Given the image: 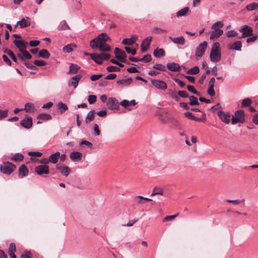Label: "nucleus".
Instances as JSON below:
<instances>
[{"label": "nucleus", "instance_id": "obj_23", "mask_svg": "<svg viewBox=\"0 0 258 258\" xmlns=\"http://www.w3.org/2000/svg\"><path fill=\"white\" fill-rule=\"evenodd\" d=\"M137 40L136 36H133L130 38H125L122 40V44L124 45H131L133 44Z\"/></svg>", "mask_w": 258, "mask_h": 258}, {"label": "nucleus", "instance_id": "obj_17", "mask_svg": "<svg viewBox=\"0 0 258 258\" xmlns=\"http://www.w3.org/2000/svg\"><path fill=\"white\" fill-rule=\"evenodd\" d=\"M167 69L172 72H178L180 71V66L175 62H170L167 64Z\"/></svg>", "mask_w": 258, "mask_h": 258}, {"label": "nucleus", "instance_id": "obj_4", "mask_svg": "<svg viewBox=\"0 0 258 258\" xmlns=\"http://www.w3.org/2000/svg\"><path fill=\"white\" fill-rule=\"evenodd\" d=\"M245 113L242 109H239L234 112L231 118V123L235 124L237 123H243L245 122Z\"/></svg>", "mask_w": 258, "mask_h": 258}, {"label": "nucleus", "instance_id": "obj_63", "mask_svg": "<svg viewBox=\"0 0 258 258\" xmlns=\"http://www.w3.org/2000/svg\"><path fill=\"white\" fill-rule=\"evenodd\" d=\"M152 41V37H148L143 40L142 43H144V44L147 45V46H149L150 44V42Z\"/></svg>", "mask_w": 258, "mask_h": 258}, {"label": "nucleus", "instance_id": "obj_57", "mask_svg": "<svg viewBox=\"0 0 258 258\" xmlns=\"http://www.w3.org/2000/svg\"><path fill=\"white\" fill-rule=\"evenodd\" d=\"M8 112L7 110H0V120L6 118L8 116Z\"/></svg>", "mask_w": 258, "mask_h": 258}, {"label": "nucleus", "instance_id": "obj_43", "mask_svg": "<svg viewBox=\"0 0 258 258\" xmlns=\"http://www.w3.org/2000/svg\"><path fill=\"white\" fill-rule=\"evenodd\" d=\"M167 31L160 28L155 27L152 29V33L155 34H161L166 32Z\"/></svg>", "mask_w": 258, "mask_h": 258}, {"label": "nucleus", "instance_id": "obj_54", "mask_svg": "<svg viewBox=\"0 0 258 258\" xmlns=\"http://www.w3.org/2000/svg\"><path fill=\"white\" fill-rule=\"evenodd\" d=\"M57 108L58 109H62L63 111H64L68 109V106L66 104L62 103V102H60L57 105Z\"/></svg>", "mask_w": 258, "mask_h": 258}, {"label": "nucleus", "instance_id": "obj_14", "mask_svg": "<svg viewBox=\"0 0 258 258\" xmlns=\"http://www.w3.org/2000/svg\"><path fill=\"white\" fill-rule=\"evenodd\" d=\"M20 124L24 128L29 129L32 126V118L31 117L24 118L21 121Z\"/></svg>", "mask_w": 258, "mask_h": 258}, {"label": "nucleus", "instance_id": "obj_10", "mask_svg": "<svg viewBox=\"0 0 258 258\" xmlns=\"http://www.w3.org/2000/svg\"><path fill=\"white\" fill-rule=\"evenodd\" d=\"M217 115L222 121L226 124H229L230 121L231 116L229 112H225L222 110L218 111Z\"/></svg>", "mask_w": 258, "mask_h": 258}, {"label": "nucleus", "instance_id": "obj_8", "mask_svg": "<svg viewBox=\"0 0 258 258\" xmlns=\"http://www.w3.org/2000/svg\"><path fill=\"white\" fill-rule=\"evenodd\" d=\"M152 85L156 89L161 90H165L167 89L166 83L162 80L153 79L151 81Z\"/></svg>", "mask_w": 258, "mask_h": 258}, {"label": "nucleus", "instance_id": "obj_12", "mask_svg": "<svg viewBox=\"0 0 258 258\" xmlns=\"http://www.w3.org/2000/svg\"><path fill=\"white\" fill-rule=\"evenodd\" d=\"M119 103L114 98H109L107 102L106 105L107 108L110 110L118 109Z\"/></svg>", "mask_w": 258, "mask_h": 258}, {"label": "nucleus", "instance_id": "obj_24", "mask_svg": "<svg viewBox=\"0 0 258 258\" xmlns=\"http://www.w3.org/2000/svg\"><path fill=\"white\" fill-rule=\"evenodd\" d=\"M59 157L60 153L59 152H56L55 153L51 154L49 157V162L53 164L56 163Z\"/></svg>", "mask_w": 258, "mask_h": 258}, {"label": "nucleus", "instance_id": "obj_7", "mask_svg": "<svg viewBox=\"0 0 258 258\" xmlns=\"http://www.w3.org/2000/svg\"><path fill=\"white\" fill-rule=\"evenodd\" d=\"M207 47V43L204 41L201 43L196 48L195 55L197 59L201 58L204 54Z\"/></svg>", "mask_w": 258, "mask_h": 258}, {"label": "nucleus", "instance_id": "obj_33", "mask_svg": "<svg viewBox=\"0 0 258 258\" xmlns=\"http://www.w3.org/2000/svg\"><path fill=\"white\" fill-rule=\"evenodd\" d=\"M95 116V111L92 110L89 111L87 115V117L85 118V122L88 123L91 121H92Z\"/></svg>", "mask_w": 258, "mask_h": 258}, {"label": "nucleus", "instance_id": "obj_59", "mask_svg": "<svg viewBox=\"0 0 258 258\" xmlns=\"http://www.w3.org/2000/svg\"><path fill=\"white\" fill-rule=\"evenodd\" d=\"M125 49L128 53H131L132 55H135L136 53V50L135 49H132L127 46H125Z\"/></svg>", "mask_w": 258, "mask_h": 258}, {"label": "nucleus", "instance_id": "obj_48", "mask_svg": "<svg viewBox=\"0 0 258 258\" xmlns=\"http://www.w3.org/2000/svg\"><path fill=\"white\" fill-rule=\"evenodd\" d=\"M153 68L154 69H156V70H157L159 71H166L165 67L162 64H160V63L155 64L153 66Z\"/></svg>", "mask_w": 258, "mask_h": 258}, {"label": "nucleus", "instance_id": "obj_42", "mask_svg": "<svg viewBox=\"0 0 258 258\" xmlns=\"http://www.w3.org/2000/svg\"><path fill=\"white\" fill-rule=\"evenodd\" d=\"M200 72V69L198 67L196 66L190 69H189L187 72V73L188 74L191 75H196L198 74Z\"/></svg>", "mask_w": 258, "mask_h": 258}, {"label": "nucleus", "instance_id": "obj_5", "mask_svg": "<svg viewBox=\"0 0 258 258\" xmlns=\"http://www.w3.org/2000/svg\"><path fill=\"white\" fill-rule=\"evenodd\" d=\"M16 166L9 162H5L0 166V170L2 172L5 174H11L16 169Z\"/></svg>", "mask_w": 258, "mask_h": 258}, {"label": "nucleus", "instance_id": "obj_39", "mask_svg": "<svg viewBox=\"0 0 258 258\" xmlns=\"http://www.w3.org/2000/svg\"><path fill=\"white\" fill-rule=\"evenodd\" d=\"M79 68L80 67L77 64H71L69 68V73H71L72 74H76L78 71Z\"/></svg>", "mask_w": 258, "mask_h": 258}, {"label": "nucleus", "instance_id": "obj_3", "mask_svg": "<svg viewBox=\"0 0 258 258\" xmlns=\"http://www.w3.org/2000/svg\"><path fill=\"white\" fill-rule=\"evenodd\" d=\"M223 25L224 24L221 21H218L213 24L212 29L214 30L212 32L210 39L218 38L223 33V31L219 28H222Z\"/></svg>", "mask_w": 258, "mask_h": 258}, {"label": "nucleus", "instance_id": "obj_30", "mask_svg": "<svg viewBox=\"0 0 258 258\" xmlns=\"http://www.w3.org/2000/svg\"><path fill=\"white\" fill-rule=\"evenodd\" d=\"M90 56L91 59H93L97 63L99 64H102V59L100 54H98L97 53H93V54H90Z\"/></svg>", "mask_w": 258, "mask_h": 258}, {"label": "nucleus", "instance_id": "obj_45", "mask_svg": "<svg viewBox=\"0 0 258 258\" xmlns=\"http://www.w3.org/2000/svg\"><path fill=\"white\" fill-rule=\"evenodd\" d=\"M5 52L6 53H7L8 54V55H9L11 57V58L14 62H17V58L15 56L14 52L11 50L7 49L5 50Z\"/></svg>", "mask_w": 258, "mask_h": 258}, {"label": "nucleus", "instance_id": "obj_13", "mask_svg": "<svg viewBox=\"0 0 258 258\" xmlns=\"http://www.w3.org/2000/svg\"><path fill=\"white\" fill-rule=\"evenodd\" d=\"M82 75L80 74H78L72 77L68 83V86H73L74 88H76L78 85V83L82 78Z\"/></svg>", "mask_w": 258, "mask_h": 258}, {"label": "nucleus", "instance_id": "obj_36", "mask_svg": "<svg viewBox=\"0 0 258 258\" xmlns=\"http://www.w3.org/2000/svg\"><path fill=\"white\" fill-rule=\"evenodd\" d=\"M24 158L23 155L21 153H16L13 156L11 157V160L14 161H21Z\"/></svg>", "mask_w": 258, "mask_h": 258}, {"label": "nucleus", "instance_id": "obj_46", "mask_svg": "<svg viewBox=\"0 0 258 258\" xmlns=\"http://www.w3.org/2000/svg\"><path fill=\"white\" fill-rule=\"evenodd\" d=\"M106 70L108 72H119L120 69L119 68L115 66H110L107 67Z\"/></svg>", "mask_w": 258, "mask_h": 258}, {"label": "nucleus", "instance_id": "obj_40", "mask_svg": "<svg viewBox=\"0 0 258 258\" xmlns=\"http://www.w3.org/2000/svg\"><path fill=\"white\" fill-rule=\"evenodd\" d=\"M189 104L190 105H199V102H198V98L194 96H191L189 97Z\"/></svg>", "mask_w": 258, "mask_h": 258}, {"label": "nucleus", "instance_id": "obj_35", "mask_svg": "<svg viewBox=\"0 0 258 258\" xmlns=\"http://www.w3.org/2000/svg\"><path fill=\"white\" fill-rule=\"evenodd\" d=\"M50 55L49 52L45 49H41L39 52V57L42 58H48L49 57Z\"/></svg>", "mask_w": 258, "mask_h": 258}, {"label": "nucleus", "instance_id": "obj_19", "mask_svg": "<svg viewBox=\"0 0 258 258\" xmlns=\"http://www.w3.org/2000/svg\"><path fill=\"white\" fill-rule=\"evenodd\" d=\"M70 157L74 162L79 161L82 159V154L79 152H73L70 154Z\"/></svg>", "mask_w": 258, "mask_h": 258}, {"label": "nucleus", "instance_id": "obj_53", "mask_svg": "<svg viewBox=\"0 0 258 258\" xmlns=\"http://www.w3.org/2000/svg\"><path fill=\"white\" fill-rule=\"evenodd\" d=\"M187 89H188V90L190 92H191V93H194V94H195L196 95H200V93L199 92H198L196 89L195 88H194V87L192 85H187Z\"/></svg>", "mask_w": 258, "mask_h": 258}, {"label": "nucleus", "instance_id": "obj_61", "mask_svg": "<svg viewBox=\"0 0 258 258\" xmlns=\"http://www.w3.org/2000/svg\"><path fill=\"white\" fill-rule=\"evenodd\" d=\"M257 38H258V34L257 35L253 36L251 37L248 38L246 39V42L247 43L253 42L257 39Z\"/></svg>", "mask_w": 258, "mask_h": 258}, {"label": "nucleus", "instance_id": "obj_50", "mask_svg": "<svg viewBox=\"0 0 258 258\" xmlns=\"http://www.w3.org/2000/svg\"><path fill=\"white\" fill-rule=\"evenodd\" d=\"M151 60L152 57L150 54H147L145 55L143 58H140V61H143L144 62H148L151 61Z\"/></svg>", "mask_w": 258, "mask_h": 258}, {"label": "nucleus", "instance_id": "obj_55", "mask_svg": "<svg viewBox=\"0 0 258 258\" xmlns=\"http://www.w3.org/2000/svg\"><path fill=\"white\" fill-rule=\"evenodd\" d=\"M34 63L39 67L44 66L46 64V62L42 60H36L34 61Z\"/></svg>", "mask_w": 258, "mask_h": 258}, {"label": "nucleus", "instance_id": "obj_2", "mask_svg": "<svg viewBox=\"0 0 258 258\" xmlns=\"http://www.w3.org/2000/svg\"><path fill=\"white\" fill-rule=\"evenodd\" d=\"M210 60L214 62H217L221 60V48L220 44L218 42L214 43L211 48L210 54Z\"/></svg>", "mask_w": 258, "mask_h": 258}, {"label": "nucleus", "instance_id": "obj_56", "mask_svg": "<svg viewBox=\"0 0 258 258\" xmlns=\"http://www.w3.org/2000/svg\"><path fill=\"white\" fill-rule=\"evenodd\" d=\"M237 34L238 33L236 31L232 30L228 31L226 35L228 37H231L236 36Z\"/></svg>", "mask_w": 258, "mask_h": 258}, {"label": "nucleus", "instance_id": "obj_37", "mask_svg": "<svg viewBox=\"0 0 258 258\" xmlns=\"http://www.w3.org/2000/svg\"><path fill=\"white\" fill-rule=\"evenodd\" d=\"M37 118L43 120H50L51 119V116L47 113H40L37 116Z\"/></svg>", "mask_w": 258, "mask_h": 258}, {"label": "nucleus", "instance_id": "obj_49", "mask_svg": "<svg viewBox=\"0 0 258 258\" xmlns=\"http://www.w3.org/2000/svg\"><path fill=\"white\" fill-rule=\"evenodd\" d=\"M69 28L68 25L65 21H63L60 22L59 26V29L60 30H67Z\"/></svg>", "mask_w": 258, "mask_h": 258}, {"label": "nucleus", "instance_id": "obj_41", "mask_svg": "<svg viewBox=\"0 0 258 258\" xmlns=\"http://www.w3.org/2000/svg\"><path fill=\"white\" fill-rule=\"evenodd\" d=\"M184 115L186 117H188V118H189L194 120H195L196 121H202V119L200 118H198L196 116H195L191 112H186L184 113Z\"/></svg>", "mask_w": 258, "mask_h": 258}, {"label": "nucleus", "instance_id": "obj_29", "mask_svg": "<svg viewBox=\"0 0 258 258\" xmlns=\"http://www.w3.org/2000/svg\"><path fill=\"white\" fill-rule=\"evenodd\" d=\"M25 110L26 112L30 113L33 112L35 111V107L34 104L32 103L28 102L26 103L25 108H23V110Z\"/></svg>", "mask_w": 258, "mask_h": 258}, {"label": "nucleus", "instance_id": "obj_18", "mask_svg": "<svg viewBox=\"0 0 258 258\" xmlns=\"http://www.w3.org/2000/svg\"><path fill=\"white\" fill-rule=\"evenodd\" d=\"M20 52L21 53L18 54L17 55L21 60L29 59L32 58V55L26 50H21Z\"/></svg>", "mask_w": 258, "mask_h": 258}, {"label": "nucleus", "instance_id": "obj_32", "mask_svg": "<svg viewBox=\"0 0 258 258\" xmlns=\"http://www.w3.org/2000/svg\"><path fill=\"white\" fill-rule=\"evenodd\" d=\"M246 9L248 11H251L255 10H258V3L255 2L251 3L246 5Z\"/></svg>", "mask_w": 258, "mask_h": 258}, {"label": "nucleus", "instance_id": "obj_25", "mask_svg": "<svg viewBox=\"0 0 258 258\" xmlns=\"http://www.w3.org/2000/svg\"><path fill=\"white\" fill-rule=\"evenodd\" d=\"M169 38L175 44L183 45L185 43V39L183 36L175 38L169 37Z\"/></svg>", "mask_w": 258, "mask_h": 258}, {"label": "nucleus", "instance_id": "obj_1", "mask_svg": "<svg viewBox=\"0 0 258 258\" xmlns=\"http://www.w3.org/2000/svg\"><path fill=\"white\" fill-rule=\"evenodd\" d=\"M109 37L106 33H102L97 37L91 40L90 47L92 49L98 48L101 51H109L110 46L106 43Z\"/></svg>", "mask_w": 258, "mask_h": 258}, {"label": "nucleus", "instance_id": "obj_26", "mask_svg": "<svg viewBox=\"0 0 258 258\" xmlns=\"http://www.w3.org/2000/svg\"><path fill=\"white\" fill-rule=\"evenodd\" d=\"M16 251V245L15 243H11L10 244L8 253L9 255L12 258H17L16 255L15 254V252Z\"/></svg>", "mask_w": 258, "mask_h": 258}, {"label": "nucleus", "instance_id": "obj_15", "mask_svg": "<svg viewBox=\"0 0 258 258\" xmlns=\"http://www.w3.org/2000/svg\"><path fill=\"white\" fill-rule=\"evenodd\" d=\"M56 169L59 170L61 173L66 176H67L71 172L70 168L69 167L64 165H56Z\"/></svg>", "mask_w": 258, "mask_h": 258}, {"label": "nucleus", "instance_id": "obj_27", "mask_svg": "<svg viewBox=\"0 0 258 258\" xmlns=\"http://www.w3.org/2000/svg\"><path fill=\"white\" fill-rule=\"evenodd\" d=\"M76 48V45L74 44H69L65 45L62 48V51L64 53H70L72 52L75 48Z\"/></svg>", "mask_w": 258, "mask_h": 258}, {"label": "nucleus", "instance_id": "obj_16", "mask_svg": "<svg viewBox=\"0 0 258 258\" xmlns=\"http://www.w3.org/2000/svg\"><path fill=\"white\" fill-rule=\"evenodd\" d=\"M29 20V17H26V18H23L21 20L17 22L16 27H17L18 25L20 26L21 28L29 27L31 24Z\"/></svg>", "mask_w": 258, "mask_h": 258}, {"label": "nucleus", "instance_id": "obj_21", "mask_svg": "<svg viewBox=\"0 0 258 258\" xmlns=\"http://www.w3.org/2000/svg\"><path fill=\"white\" fill-rule=\"evenodd\" d=\"M132 78L123 79L116 82V84L119 86H127L132 82Z\"/></svg>", "mask_w": 258, "mask_h": 258}, {"label": "nucleus", "instance_id": "obj_11", "mask_svg": "<svg viewBox=\"0 0 258 258\" xmlns=\"http://www.w3.org/2000/svg\"><path fill=\"white\" fill-rule=\"evenodd\" d=\"M35 172L39 175L47 174L49 173V167L47 165H38L35 167Z\"/></svg>", "mask_w": 258, "mask_h": 258}, {"label": "nucleus", "instance_id": "obj_47", "mask_svg": "<svg viewBox=\"0 0 258 258\" xmlns=\"http://www.w3.org/2000/svg\"><path fill=\"white\" fill-rule=\"evenodd\" d=\"M179 215V213H177L176 214L171 215V216H167L165 217L163 220L162 221L163 222H167V221H171L173 220L176 217H177Z\"/></svg>", "mask_w": 258, "mask_h": 258}, {"label": "nucleus", "instance_id": "obj_6", "mask_svg": "<svg viewBox=\"0 0 258 258\" xmlns=\"http://www.w3.org/2000/svg\"><path fill=\"white\" fill-rule=\"evenodd\" d=\"M239 31L242 33L241 36L238 37L239 39L248 37L252 35L253 29L252 27L247 25H243L239 29Z\"/></svg>", "mask_w": 258, "mask_h": 258}, {"label": "nucleus", "instance_id": "obj_52", "mask_svg": "<svg viewBox=\"0 0 258 258\" xmlns=\"http://www.w3.org/2000/svg\"><path fill=\"white\" fill-rule=\"evenodd\" d=\"M169 96L176 101H178L179 100V96L175 92L171 91L169 93Z\"/></svg>", "mask_w": 258, "mask_h": 258}, {"label": "nucleus", "instance_id": "obj_58", "mask_svg": "<svg viewBox=\"0 0 258 258\" xmlns=\"http://www.w3.org/2000/svg\"><path fill=\"white\" fill-rule=\"evenodd\" d=\"M227 202L228 203H232L234 205H238L241 204L242 202H244V200H227Z\"/></svg>", "mask_w": 258, "mask_h": 258}, {"label": "nucleus", "instance_id": "obj_44", "mask_svg": "<svg viewBox=\"0 0 258 258\" xmlns=\"http://www.w3.org/2000/svg\"><path fill=\"white\" fill-rule=\"evenodd\" d=\"M163 194V190L161 188L155 187L153 191L151 194V196L155 195H162Z\"/></svg>", "mask_w": 258, "mask_h": 258}, {"label": "nucleus", "instance_id": "obj_64", "mask_svg": "<svg viewBox=\"0 0 258 258\" xmlns=\"http://www.w3.org/2000/svg\"><path fill=\"white\" fill-rule=\"evenodd\" d=\"M40 43L39 40H31L29 42V45L31 47H35L38 46Z\"/></svg>", "mask_w": 258, "mask_h": 258}, {"label": "nucleus", "instance_id": "obj_38", "mask_svg": "<svg viewBox=\"0 0 258 258\" xmlns=\"http://www.w3.org/2000/svg\"><path fill=\"white\" fill-rule=\"evenodd\" d=\"M252 103V100L249 98H245L242 101L241 107H246L249 106Z\"/></svg>", "mask_w": 258, "mask_h": 258}, {"label": "nucleus", "instance_id": "obj_22", "mask_svg": "<svg viewBox=\"0 0 258 258\" xmlns=\"http://www.w3.org/2000/svg\"><path fill=\"white\" fill-rule=\"evenodd\" d=\"M14 43L19 49L20 51H21V50L25 49V48H26L27 45V43H25L23 41L18 40H15L14 41Z\"/></svg>", "mask_w": 258, "mask_h": 258}, {"label": "nucleus", "instance_id": "obj_62", "mask_svg": "<svg viewBox=\"0 0 258 258\" xmlns=\"http://www.w3.org/2000/svg\"><path fill=\"white\" fill-rule=\"evenodd\" d=\"M122 106L125 108H128L130 106L129 101L127 100H123L119 103Z\"/></svg>", "mask_w": 258, "mask_h": 258}, {"label": "nucleus", "instance_id": "obj_9", "mask_svg": "<svg viewBox=\"0 0 258 258\" xmlns=\"http://www.w3.org/2000/svg\"><path fill=\"white\" fill-rule=\"evenodd\" d=\"M114 54L115 57L122 62H126V53L123 51L119 49V48L116 47L114 49Z\"/></svg>", "mask_w": 258, "mask_h": 258}, {"label": "nucleus", "instance_id": "obj_28", "mask_svg": "<svg viewBox=\"0 0 258 258\" xmlns=\"http://www.w3.org/2000/svg\"><path fill=\"white\" fill-rule=\"evenodd\" d=\"M153 55L156 57L160 58L165 56V53L163 49L157 48L154 50Z\"/></svg>", "mask_w": 258, "mask_h": 258}, {"label": "nucleus", "instance_id": "obj_51", "mask_svg": "<svg viewBox=\"0 0 258 258\" xmlns=\"http://www.w3.org/2000/svg\"><path fill=\"white\" fill-rule=\"evenodd\" d=\"M97 100V97L95 95H90L88 96V101L89 104H92L94 103Z\"/></svg>", "mask_w": 258, "mask_h": 258}, {"label": "nucleus", "instance_id": "obj_31", "mask_svg": "<svg viewBox=\"0 0 258 258\" xmlns=\"http://www.w3.org/2000/svg\"><path fill=\"white\" fill-rule=\"evenodd\" d=\"M242 47V43L240 41L234 42L229 47L230 49L240 50Z\"/></svg>", "mask_w": 258, "mask_h": 258}, {"label": "nucleus", "instance_id": "obj_60", "mask_svg": "<svg viewBox=\"0 0 258 258\" xmlns=\"http://www.w3.org/2000/svg\"><path fill=\"white\" fill-rule=\"evenodd\" d=\"M178 94L179 96V97L182 98H187L188 97V94L185 91H179L178 92Z\"/></svg>", "mask_w": 258, "mask_h": 258}, {"label": "nucleus", "instance_id": "obj_34", "mask_svg": "<svg viewBox=\"0 0 258 258\" xmlns=\"http://www.w3.org/2000/svg\"><path fill=\"white\" fill-rule=\"evenodd\" d=\"M189 8L185 7V8L180 10L176 13V16L177 17L184 16L187 14V13L189 12Z\"/></svg>", "mask_w": 258, "mask_h": 258}, {"label": "nucleus", "instance_id": "obj_20", "mask_svg": "<svg viewBox=\"0 0 258 258\" xmlns=\"http://www.w3.org/2000/svg\"><path fill=\"white\" fill-rule=\"evenodd\" d=\"M28 174V170L24 164H22L19 168V176L21 178L26 176Z\"/></svg>", "mask_w": 258, "mask_h": 258}]
</instances>
